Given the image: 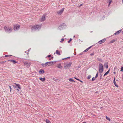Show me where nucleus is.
<instances>
[{
  "label": "nucleus",
  "mask_w": 123,
  "mask_h": 123,
  "mask_svg": "<svg viewBox=\"0 0 123 123\" xmlns=\"http://www.w3.org/2000/svg\"><path fill=\"white\" fill-rule=\"evenodd\" d=\"M5 32L7 33H10L12 31V29L11 27H8L6 26H5L4 27Z\"/></svg>",
  "instance_id": "1"
},
{
  "label": "nucleus",
  "mask_w": 123,
  "mask_h": 123,
  "mask_svg": "<svg viewBox=\"0 0 123 123\" xmlns=\"http://www.w3.org/2000/svg\"><path fill=\"white\" fill-rule=\"evenodd\" d=\"M41 25H37L36 26H33L31 28V31H33L36 30L40 29Z\"/></svg>",
  "instance_id": "2"
},
{
  "label": "nucleus",
  "mask_w": 123,
  "mask_h": 123,
  "mask_svg": "<svg viewBox=\"0 0 123 123\" xmlns=\"http://www.w3.org/2000/svg\"><path fill=\"white\" fill-rule=\"evenodd\" d=\"M13 87L15 88H18L19 89H21L20 85L19 84L15 83L12 85Z\"/></svg>",
  "instance_id": "3"
},
{
  "label": "nucleus",
  "mask_w": 123,
  "mask_h": 123,
  "mask_svg": "<svg viewBox=\"0 0 123 123\" xmlns=\"http://www.w3.org/2000/svg\"><path fill=\"white\" fill-rule=\"evenodd\" d=\"M72 64V62H70L69 63L67 64L66 65L64 66L65 68V69L69 68L71 66Z\"/></svg>",
  "instance_id": "4"
},
{
  "label": "nucleus",
  "mask_w": 123,
  "mask_h": 123,
  "mask_svg": "<svg viewBox=\"0 0 123 123\" xmlns=\"http://www.w3.org/2000/svg\"><path fill=\"white\" fill-rule=\"evenodd\" d=\"M64 9V8H63L61 10L57 11V14L59 15H61L63 12Z\"/></svg>",
  "instance_id": "5"
},
{
  "label": "nucleus",
  "mask_w": 123,
  "mask_h": 123,
  "mask_svg": "<svg viewBox=\"0 0 123 123\" xmlns=\"http://www.w3.org/2000/svg\"><path fill=\"white\" fill-rule=\"evenodd\" d=\"M24 66H26V67L28 68L30 66L31 64L29 62H23Z\"/></svg>",
  "instance_id": "6"
},
{
  "label": "nucleus",
  "mask_w": 123,
  "mask_h": 123,
  "mask_svg": "<svg viewBox=\"0 0 123 123\" xmlns=\"http://www.w3.org/2000/svg\"><path fill=\"white\" fill-rule=\"evenodd\" d=\"M20 27V26L18 25H16L14 26V29L15 30H18Z\"/></svg>",
  "instance_id": "7"
},
{
  "label": "nucleus",
  "mask_w": 123,
  "mask_h": 123,
  "mask_svg": "<svg viewBox=\"0 0 123 123\" xmlns=\"http://www.w3.org/2000/svg\"><path fill=\"white\" fill-rule=\"evenodd\" d=\"M65 24L63 23L61 24L58 27V29L61 30L62 28H63L64 26H65Z\"/></svg>",
  "instance_id": "8"
},
{
  "label": "nucleus",
  "mask_w": 123,
  "mask_h": 123,
  "mask_svg": "<svg viewBox=\"0 0 123 123\" xmlns=\"http://www.w3.org/2000/svg\"><path fill=\"white\" fill-rule=\"evenodd\" d=\"M105 39L104 38L103 39L100 40L97 43V44H102V43L104 42L105 41Z\"/></svg>",
  "instance_id": "9"
},
{
  "label": "nucleus",
  "mask_w": 123,
  "mask_h": 123,
  "mask_svg": "<svg viewBox=\"0 0 123 123\" xmlns=\"http://www.w3.org/2000/svg\"><path fill=\"white\" fill-rule=\"evenodd\" d=\"M46 19L45 16V15H43L42 16L41 19L40 21H43L45 20Z\"/></svg>",
  "instance_id": "10"
},
{
  "label": "nucleus",
  "mask_w": 123,
  "mask_h": 123,
  "mask_svg": "<svg viewBox=\"0 0 123 123\" xmlns=\"http://www.w3.org/2000/svg\"><path fill=\"white\" fill-rule=\"evenodd\" d=\"M56 61H50V62H47L48 63H49V65H52L54 64V63Z\"/></svg>",
  "instance_id": "11"
},
{
  "label": "nucleus",
  "mask_w": 123,
  "mask_h": 123,
  "mask_svg": "<svg viewBox=\"0 0 123 123\" xmlns=\"http://www.w3.org/2000/svg\"><path fill=\"white\" fill-rule=\"evenodd\" d=\"M8 61H10L11 62H12L14 64L17 63V62L14 60H8Z\"/></svg>",
  "instance_id": "12"
},
{
  "label": "nucleus",
  "mask_w": 123,
  "mask_h": 123,
  "mask_svg": "<svg viewBox=\"0 0 123 123\" xmlns=\"http://www.w3.org/2000/svg\"><path fill=\"white\" fill-rule=\"evenodd\" d=\"M49 63H47V62L45 63V64H42L41 65L43 66L44 67L46 66L47 65H48V66H51V65H49Z\"/></svg>",
  "instance_id": "13"
},
{
  "label": "nucleus",
  "mask_w": 123,
  "mask_h": 123,
  "mask_svg": "<svg viewBox=\"0 0 123 123\" xmlns=\"http://www.w3.org/2000/svg\"><path fill=\"white\" fill-rule=\"evenodd\" d=\"M44 72V71L42 69H40L39 71V73L42 74H43Z\"/></svg>",
  "instance_id": "14"
},
{
  "label": "nucleus",
  "mask_w": 123,
  "mask_h": 123,
  "mask_svg": "<svg viewBox=\"0 0 123 123\" xmlns=\"http://www.w3.org/2000/svg\"><path fill=\"white\" fill-rule=\"evenodd\" d=\"M56 67L58 68H60L61 69H62V67L61 65V63H59L57 64Z\"/></svg>",
  "instance_id": "15"
},
{
  "label": "nucleus",
  "mask_w": 123,
  "mask_h": 123,
  "mask_svg": "<svg viewBox=\"0 0 123 123\" xmlns=\"http://www.w3.org/2000/svg\"><path fill=\"white\" fill-rule=\"evenodd\" d=\"M121 32V30H119L117 32L115 33L114 34L115 35H117L118 34Z\"/></svg>",
  "instance_id": "16"
},
{
  "label": "nucleus",
  "mask_w": 123,
  "mask_h": 123,
  "mask_svg": "<svg viewBox=\"0 0 123 123\" xmlns=\"http://www.w3.org/2000/svg\"><path fill=\"white\" fill-rule=\"evenodd\" d=\"M39 80L43 82L45 80V77L43 78H40L39 79Z\"/></svg>",
  "instance_id": "17"
},
{
  "label": "nucleus",
  "mask_w": 123,
  "mask_h": 123,
  "mask_svg": "<svg viewBox=\"0 0 123 123\" xmlns=\"http://www.w3.org/2000/svg\"><path fill=\"white\" fill-rule=\"evenodd\" d=\"M113 83L116 86V87H118V86L117 85L116 83V81H115V78H114L113 80Z\"/></svg>",
  "instance_id": "18"
},
{
  "label": "nucleus",
  "mask_w": 123,
  "mask_h": 123,
  "mask_svg": "<svg viewBox=\"0 0 123 123\" xmlns=\"http://www.w3.org/2000/svg\"><path fill=\"white\" fill-rule=\"evenodd\" d=\"M103 71V68H99V72L101 73Z\"/></svg>",
  "instance_id": "19"
},
{
  "label": "nucleus",
  "mask_w": 123,
  "mask_h": 123,
  "mask_svg": "<svg viewBox=\"0 0 123 123\" xmlns=\"http://www.w3.org/2000/svg\"><path fill=\"white\" fill-rule=\"evenodd\" d=\"M92 46H91L89 47L88 48L86 49V50H85L84 51V52H87L91 48V47Z\"/></svg>",
  "instance_id": "20"
},
{
  "label": "nucleus",
  "mask_w": 123,
  "mask_h": 123,
  "mask_svg": "<svg viewBox=\"0 0 123 123\" xmlns=\"http://www.w3.org/2000/svg\"><path fill=\"white\" fill-rule=\"evenodd\" d=\"M108 62H106L104 64L105 67V68L106 67L107 68H108Z\"/></svg>",
  "instance_id": "21"
},
{
  "label": "nucleus",
  "mask_w": 123,
  "mask_h": 123,
  "mask_svg": "<svg viewBox=\"0 0 123 123\" xmlns=\"http://www.w3.org/2000/svg\"><path fill=\"white\" fill-rule=\"evenodd\" d=\"M110 69H109V70L106 72L104 74V76H105L107 74H108L109 73V72Z\"/></svg>",
  "instance_id": "22"
},
{
  "label": "nucleus",
  "mask_w": 123,
  "mask_h": 123,
  "mask_svg": "<svg viewBox=\"0 0 123 123\" xmlns=\"http://www.w3.org/2000/svg\"><path fill=\"white\" fill-rule=\"evenodd\" d=\"M103 68V66L101 63H99V68Z\"/></svg>",
  "instance_id": "23"
},
{
  "label": "nucleus",
  "mask_w": 123,
  "mask_h": 123,
  "mask_svg": "<svg viewBox=\"0 0 123 123\" xmlns=\"http://www.w3.org/2000/svg\"><path fill=\"white\" fill-rule=\"evenodd\" d=\"M116 40V39H113L111 40V41H110V43H113L114 42H115Z\"/></svg>",
  "instance_id": "24"
},
{
  "label": "nucleus",
  "mask_w": 123,
  "mask_h": 123,
  "mask_svg": "<svg viewBox=\"0 0 123 123\" xmlns=\"http://www.w3.org/2000/svg\"><path fill=\"white\" fill-rule=\"evenodd\" d=\"M56 52L57 54L58 55H60V53L59 52H58V50H56Z\"/></svg>",
  "instance_id": "25"
},
{
  "label": "nucleus",
  "mask_w": 123,
  "mask_h": 123,
  "mask_svg": "<svg viewBox=\"0 0 123 123\" xmlns=\"http://www.w3.org/2000/svg\"><path fill=\"white\" fill-rule=\"evenodd\" d=\"M97 59L98 60L101 62H103L101 58H97Z\"/></svg>",
  "instance_id": "26"
},
{
  "label": "nucleus",
  "mask_w": 123,
  "mask_h": 123,
  "mask_svg": "<svg viewBox=\"0 0 123 123\" xmlns=\"http://www.w3.org/2000/svg\"><path fill=\"white\" fill-rule=\"evenodd\" d=\"M69 80L72 82H75V81H74L72 79V78H69Z\"/></svg>",
  "instance_id": "27"
},
{
  "label": "nucleus",
  "mask_w": 123,
  "mask_h": 123,
  "mask_svg": "<svg viewBox=\"0 0 123 123\" xmlns=\"http://www.w3.org/2000/svg\"><path fill=\"white\" fill-rule=\"evenodd\" d=\"M46 122L47 123H51L50 122L48 119H46Z\"/></svg>",
  "instance_id": "28"
},
{
  "label": "nucleus",
  "mask_w": 123,
  "mask_h": 123,
  "mask_svg": "<svg viewBox=\"0 0 123 123\" xmlns=\"http://www.w3.org/2000/svg\"><path fill=\"white\" fill-rule=\"evenodd\" d=\"M109 1V6L110 4H111L112 2V0H108Z\"/></svg>",
  "instance_id": "29"
},
{
  "label": "nucleus",
  "mask_w": 123,
  "mask_h": 123,
  "mask_svg": "<svg viewBox=\"0 0 123 123\" xmlns=\"http://www.w3.org/2000/svg\"><path fill=\"white\" fill-rule=\"evenodd\" d=\"M11 56H12V55H6L5 56V57H9Z\"/></svg>",
  "instance_id": "30"
},
{
  "label": "nucleus",
  "mask_w": 123,
  "mask_h": 123,
  "mask_svg": "<svg viewBox=\"0 0 123 123\" xmlns=\"http://www.w3.org/2000/svg\"><path fill=\"white\" fill-rule=\"evenodd\" d=\"M106 118L107 120H108L109 121H110L111 120L110 118L109 117H107V116H106Z\"/></svg>",
  "instance_id": "31"
},
{
  "label": "nucleus",
  "mask_w": 123,
  "mask_h": 123,
  "mask_svg": "<svg viewBox=\"0 0 123 123\" xmlns=\"http://www.w3.org/2000/svg\"><path fill=\"white\" fill-rule=\"evenodd\" d=\"M96 78H95V77H93L92 79V80H91L92 81H94L95 80V79H96Z\"/></svg>",
  "instance_id": "32"
},
{
  "label": "nucleus",
  "mask_w": 123,
  "mask_h": 123,
  "mask_svg": "<svg viewBox=\"0 0 123 123\" xmlns=\"http://www.w3.org/2000/svg\"><path fill=\"white\" fill-rule=\"evenodd\" d=\"M84 53V52L83 51L82 53H80V54H79L78 55H82Z\"/></svg>",
  "instance_id": "33"
},
{
  "label": "nucleus",
  "mask_w": 123,
  "mask_h": 123,
  "mask_svg": "<svg viewBox=\"0 0 123 123\" xmlns=\"http://www.w3.org/2000/svg\"><path fill=\"white\" fill-rule=\"evenodd\" d=\"M98 76V72H97L96 75L95 76V77L96 78H97Z\"/></svg>",
  "instance_id": "34"
},
{
  "label": "nucleus",
  "mask_w": 123,
  "mask_h": 123,
  "mask_svg": "<svg viewBox=\"0 0 123 123\" xmlns=\"http://www.w3.org/2000/svg\"><path fill=\"white\" fill-rule=\"evenodd\" d=\"M72 40V39L71 38H70L69 39V40L68 41V43H69Z\"/></svg>",
  "instance_id": "35"
},
{
  "label": "nucleus",
  "mask_w": 123,
  "mask_h": 123,
  "mask_svg": "<svg viewBox=\"0 0 123 123\" xmlns=\"http://www.w3.org/2000/svg\"><path fill=\"white\" fill-rule=\"evenodd\" d=\"M64 40V38H62L61 41H60V42L61 43H62L63 41Z\"/></svg>",
  "instance_id": "36"
},
{
  "label": "nucleus",
  "mask_w": 123,
  "mask_h": 123,
  "mask_svg": "<svg viewBox=\"0 0 123 123\" xmlns=\"http://www.w3.org/2000/svg\"><path fill=\"white\" fill-rule=\"evenodd\" d=\"M102 74H100V79H101L102 78Z\"/></svg>",
  "instance_id": "37"
},
{
  "label": "nucleus",
  "mask_w": 123,
  "mask_h": 123,
  "mask_svg": "<svg viewBox=\"0 0 123 123\" xmlns=\"http://www.w3.org/2000/svg\"><path fill=\"white\" fill-rule=\"evenodd\" d=\"M9 87L10 88V92H11V90H12V88H11V87L9 85Z\"/></svg>",
  "instance_id": "38"
},
{
  "label": "nucleus",
  "mask_w": 123,
  "mask_h": 123,
  "mask_svg": "<svg viewBox=\"0 0 123 123\" xmlns=\"http://www.w3.org/2000/svg\"><path fill=\"white\" fill-rule=\"evenodd\" d=\"M123 71V67H121V70H120V71Z\"/></svg>",
  "instance_id": "39"
},
{
  "label": "nucleus",
  "mask_w": 123,
  "mask_h": 123,
  "mask_svg": "<svg viewBox=\"0 0 123 123\" xmlns=\"http://www.w3.org/2000/svg\"><path fill=\"white\" fill-rule=\"evenodd\" d=\"M91 76L90 75H88L87 77V79H90L91 78Z\"/></svg>",
  "instance_id": "40"
},
{
  "label": "nucleus",
  "mask_w": 123,
  "mask_h": 123,
  "mask_svg": "<svg viewBox=\"0 0 123 123\" xmlns=\"http://www.w3.org/2000/svg\"><path fill=\"white\" fill-rule=\"evenodd\" d=\"M51 55H48L47 56V57L48 58H49L51 57Z\"/></svg>",
  "instance_id": "41"
},
{
  "label": "nucleus",
  "mask_w": 123,
  "mask_h": 123,
  "mask_svg": "<svg viewBox=\"0 0 123 123\" xmlns=\"http://www.w3.org/2000/svg\"><path fill=\"white\" fill-rule=\"evenodd\" d=\"M74 78L76 79V80H80L78 79L77 78H76V77H74Z\"/></svg>",
  "instance_id": "42"
},
{
  "label": "nucleus",
  "mask_w": 123,
  "mask_h": 123,
  "mask_svg": "<svg viewBox=\"0 0 123 123\" xmlns=\"http://www.w3.org/2000/svg\"><path fill=\"white\" fill-rule=\"evenodd\" d=\"M90 55L91 56H93L94 55V53H92L90 54Z\"/></svg>",
  "instance_id": "43"
},
{
  "label": "nucleus",
  "mask_w": 123,
  "mask_h": 123,
  "mask_svg": "<svg viewBox=\"0 0 123 123\" xmlns=\"http://www.w3.org/2000/svg\"><path fill=\"white\" fill-rule=\"evenodd\" d=\"M53 57L52 56L51 57V58H49V59L50 60H51V59H53Z\"/></svg>",
  "instance_id": "44"
},
{
  "label": "nucleus",
  "mask_w": 123,
  "mask_h": 123,
  "mask_svg": "<svg viewBox=\"0 0 123 123\" xmlns=\"http://www.w3.org/2000/svg\"><path fill=\"white\" fill-rule=\"evenodd\" d=\"M83 4H81L79 6V7H80L82 6V5Z\"/></svg>",
  "instance_id": "45"
},
{
  "label": "nucleus",
  "mask_w": 123,
  "mask_h": 123,
  "mask_svg": "<svg viewBox=\"0 0 123 123\" xmlns=\"http://www.w3.org/2000/svg\"><path fill=\"white\" fill-rule=\"evenodd\" d=\"M81 67L80 65H79L78 66V67L79 68H80Z\"/></svg>",
  "instance_id": "46"
},
{
  "label": "nucleus",
  "mask_w": 123,
  "mask_h": 123,
  "mask_svg": "<svg viewBox=\"0 0 123 123\" xmlns=\"http://www.w3.org/2000/svg\"><path fill=\"white\" fill-rule=\"evenodd\" d=\"M67 59L66 58H63V59H62V60H64V59Z\"/></svg>",
  "instance_id": "47"
},
{
  "label": "nucleus",
  "mask_w": 123,
  "mask_h": 123,
  "mask_svg": "<svg viewBox=\"0 0 123 123\" xmlns=\"http://www.w3.org/2000/svg\"><path fill=\"white\" fill-rule=\"evenodd\" d=\"M66 58L67 59L70 58V57H67Z\"/></svg>",
  "instance_id": "48"
},
{
  "label": "nucleus",
  "mask_w": 123,
  "mask_h": 123,
  "mask_svg": "<svg viewBox=\"0 0 123 123\" xmlns=\"http://www.w3.org/2000/svg\"><path fill=\"white\" fill-rule=\"evenodd\" d=\"M98 93V91H96V92H95L96 93Z\"/></svg>",
  "instance_id": "49"
},
{
  "label": "nucleus",
  "mask_w": 123,
  "mask_h": 123,
  "mask_svg": "<svg viewBox=\"0 0 123 123\" xmlns=\"http://www.w3.org/2000/svg\"><path fill=\"white\" fill-rule=\"evenodd\" d=\"M79 81H80L81 82H82V83L83 82V81H81L80 80H79Z\"/></svg>",
  "instance_id": "50"
},
{
  "label": "nucleus",
  "mask_w": 123,
  "mask_h": 123,
  "mask_svg": "<svg viewBox=\"0 0 123 123\" xmlns=\"http://www.w3.org/2000/svg\"><path fill=\"white\" fill-rule=\"evenodd\" d=\"M113 73H114V74H115L116 73V72H114Z\"/></svg>",
  "instance_id": "51"
},
{
  "label": "nucleus",
  "mask_w": 123,
  "mask_h": 123,
  "mask_svg": "<svg viewBox=\"0 0 123 123\" xmlns=\"http://www.w3.org/2000/svg\"><path fill=\"white\" fill-rule=\"evenodd\" d=\"M17 90L18 91H19V89H17Z\"/></svg>",
  "instance_id": "52"
},
{
  "label": "nucleus",
  "mask_w": 123,
  "mask_h": 123,
  "mask_svg": "<svg viewBox=\"0 0 123 123\" xmlns=\"http://www.w3.org/2000/svg\"><path fill=\"white\" fill-rule=\"evenodd\" d=\"M75 37V36H73V37Z\"/></svg>",
  "instance_id": "53"
},
{
  "label": "nucleus",
  "mask_w": 123,
  "mask_h": 123,
  "mask_svg": "<svg viewBox=\"0 0 123 123\" xmlns=\"http://www.w3.org/2000/svg\"><path fill=\"white\" fill-rule=\"evenodd\" d=\"M122 34H123V31H122Z\"/></svg>",
  "instance_id": "54"
},
{
  "label": "nucleus",
  "mask_w": 123,
  "mask_h": 123,
  "mask_svg": "<svg viewBox=\"0 0 123 123\" xmlns=\"http://www.w3.org/2000/svg\"><path fill=\"white\" fill-rule=\"evenodd\" d=\"M61 48V47H59V48Z\"/></svg>",
  "instance_id": "55"
},
{
  "label": "nucleus",
  "mask_w": 123,
  "mask_h": 123,
  "mask_svg": "<svg viewBox=\"0 0 123 123\" xmlns=\"http://www.w3.org/2000/svg\"><path fill=\"white\" fill-rule=\"evenodd\" d=\"M29 50H28V51H28V52H29Z\"/></svg>",
  "instance_id": "56"
},
{
  "label": "nucleus",
  "mask_w": 123,
  "mask_h": 123,
  "mask_svg": "<svg viewBox=\"0 0 123 123\" xmlns=\"http://www.w3.org/2000/svg\"><path fill=\"white\" fill-rule=\"evenodd\" d=\"M116 81H118V80H116Z\"/></svg>",
  "instance_id": "57"
},
{
  "label": "nucleus",
  "mask_w": 123,
  "mask_h": 123,
  "mask_svg": "<svg viewBox=\"0 0 123 123\" xmlns=\"http://www.w3.org/2000/svg\"><path fill=\"white\" fill-rule=\"evenodd\" d=\"M25 53H26V51H25Z\"/></svg>",
  "instance_id": "58"
},
{
  "label": "nucleus",
  "mask_w": 123,
  "mask_h": 123,
  "mask_svg": "<svg viewBox=\"0 0 123 123\" xmlns=\"http://www.w3.org/2000/svg\"><path fill=\"white\" fill-rule=\"evenodd\" d=\"M122 2H123V0H122Z\"/></svg>",
  "instance_id": "59"
},
{
  "label": "nucleus",
  "mask_w": 123,
  "mask_h": 123,
  "mask_svg": "<svg viewBox=\"0 0 123 123\" xmlns=\"http://www.w3.org/2000/svg\"><path fill=\"white\" fill-rule=\"evenodd\" d=\"M54 54H55V53H54Z\"/></svg>",
  "instance_id": "60"
},
{
  "label": "nucleus",
  "mask_w": 123,
  "mask_h": 123,
  "mask_svg": "<svg viewBox=\"0 0 123 123\" xmlns=\"http://www.w3.org/2000/svg\"><path fill=\"white\" fill-rule=\"evenodd\" d=\"M92 32V31H91V32Z\"/></svg>",
  "instance_id": "61"
}]
</instances>
